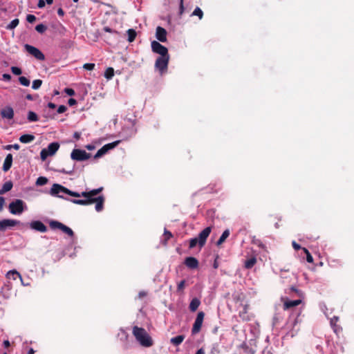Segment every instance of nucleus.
Instances as JSON below:
<instances>
[{"label":"nucleus","instance_id":"nucleus-46","mask_svg":"<svg viewBox=\"0 0 354 354\" xmlns=\"http://www.w3.org/2000/svg\"><path fill=\"white\" fill-rule=\"evenodd\" d=\"M185 280H182L181 281H180L178 283L177 290L178 291H182L184 289V288H185Z\"/></svg>","mask_w":354,"mask_h":354},{"label":"nucleus","instance_id":"nucleus-55","mask_svg":"<svg viewBox=\"0 0 354 354\" xmlns=\"http://www.w3.org/2000/svg\"><path fill=\"white\" fill-rule=\"evenodd\" d=\"M103 30L106 32H115L117 33L118 32L115 31V30H112L111 28L108 27V26H105L104 27Z\"/></svg>","mask_w":354,"mask_h":354},{"label":"nucleus","instance_id":"nucleus-39","mask_svg":"<svg viewBox=\"0 0 354 354\" xmlns=\"http://www.w3.org/2000/svg\"><path fill=\"white\" fill-rule=\"evenodd\" d=\"M302 250L304 252V253L306 254V261L308 263H313V258L309 251L306 248H303Z\"/></svg>","mask_w":354,"mask_h":354},{"label":"nucleus","instance_id":"nucleus-17","mask_svg":"<svg viewBox=\"0 0 354 354\" xmlns=\"http://www.w3.org/2000/svg\"><path fill=\"white\" fill-rule=\"evenodd\" d=\"M62 198H65L66 200H68L74 204L80 205H88L94 203V201H96L93 199H88V198H85L84 199H68L63 197Z\"/></svg>","mask_w":354,"mask_h":354},{"label":"nucleus","instance_id":"nucleus-28","mask_svg":"<svg viewBox=\"0 0 354 354\" xmlns=\"http://www.w3.org/2000/svg\"><path fill=\"white\" fill-rule=\"evenodd\" d=\"M127 34H128V41L129 42H133L135 40L136 35H137L136 30L133 29H129L127 30Z\"/></svg>","mask_w":354,"mask_h":354},{"label":"nucleus","instance_id":"nucleus-64","mask_svg":"<svg viewBox=\"0 0 354 354\" xmlns=\"http://www.w3.org/2000/svg\"><path fill=\"white\" fill-rule=\"evenodd\" d=\"M45 2H46L48 5H51L53 3V0H45Z\"/></svg>","mask_w":354,"mask_h":354},{"label":"nucleus","instance_id":"nucleus-35","mask_svg":"<svg viewBox=\"0 0 354 354\" xmlns=\"http://www.w3.org/2000/svg\"><path fill=\"white\" fill-rule=\"evenodd\" d=\"M48 183V179L46 177L40 176L37 179L36 185L42 186L46 185Z\"/></svg>","mask_w":354,"mask_h":354},{"label":"nucleus","instance_id":"nucleus-63","mask_svg":"<svg viewBox=\"0 0 354 354\" xmlns=\"http://www.w3.org/2000/svg\"><path fill=\"white\" fill-rule=\"evenodd\" d=\"M35 353V351L33 348H30V350L28 351V353L27 354H34Z\"/></svg>","mask_w":354,"mask_h":354},{"label":"nucleus","instance_id":"nucleus-44","mask_svg":"<svg viewBox=\"0 0 354 354\" xmlns=\"http://www.w3.org/2000/svg\"><path fill=\"white\" fill-rule=\"evenodd\" d=\"M83 68L84 69H86V70H88V71H92L95 68V64H93V63L84 64V66H83Z\"/></svg>","mask_w":354,"mask_h":354},{"label":"nucleus","instance_id":"nucleus-7","mask_svg":"<svg viewBox=\"0 0 354 354\" xmlns=\"http://www.w3.org/2000/svg\"><path fill=\"white\" fill-rule=\"evenodd\" d=\"M24 48L29 54L35 57L39 61H43L45 59V56L43 53L36 47L29 44H26Z\"/></svg>","mask_w":354,"mask_h":354},{"label":"nucleus","instance_id":"nucleus-49","mask_svg":"<svg viewBox=\"0 0 354 354\" xmlns=\"http://www.w3.org/2000/svg\"><path fill=\"white\" fill-rule=\"evenodd\" d=\"M64 91L67 95L70 96H73L75 95V91L73 88H65Z\"/></svg>","mask_w":354,"mask_h":354},{"label":"nucleus","instance_id":"nucleus-15","mask_svg":"<svg viewBox=\"0 0 354 354\" xmlns=\"http://www.w3.org/2000/svg\"><path fill=\"white\" fill-rule=\"evenodd\" d=\"M1 116L3 119L12 120L14 118V110L11 106H6L1 110Z\"/></svg>","mask_w":354,"mask_h":354},{"label":"nucleus","instance_id":"nucleus-42","mask_svg":"<svg viewBox=\"0 0 354 354\" xmlns=\"http://www.w3.org/2000/svg\"><path fill=\"white\" fill-rule=\"evenodd\" d=\"M20 146L18 144H14V145H8L3 147V149L6 150H11L12 149H14L15 150L19 149Z\"/></svg>","mask_w":354,"mask_h":354},{"label":"nucleus","instance_id":"nucleus-22","mask_svg":"<svg viewBox=\"0 0 354 354\" xmlns=\"http://www.w3.org/2000/svg\"><path fill=\"white\" fill-rule=\"evenodd\" d=\"M201 304V301L198 298H194L192 299L189 308L190 311L195 312Z\"/></svg>","mask_w":354,"mask_h":354},{"label":"nucleus","instance_id":"nucleus-41","mask_svg":"<svg viewBox=\"0 0 354 354\" xmlns=\"http://www.w3.org/2000/svg\"><path fill=\"white\" fill-rule=\"evenodd\" d=\"M49 156L51 155L48 154V151L46 149H43L40 152V157L42 160H45Z\"/></svg>","mask_w":354,"mask_h":354},{"label":"nucleus","instance_id":"nucleus-48","mask_svg":"<svg viewBox=\"0 0 354 354\" xmlns=\"http://www.w3.org/2000/svg\"><path fill=\"white\" fill-rule=\"evenodd\" d=\"M67 110V107L65 106V105H60L57 110V113H64Z\"/></svg>","mask_w":354,"mask_h":354},{"label":"nucleus","instance_id":"nucleus-16","mask_svg":"<svg viewBox=\"0 0 354 354\" xmlns=\"http://www.w3.org/2000/svg\"><path fill=\"white\" fill-rule=\"evenodd\" d=\"M156 37L158 41L165 42L167 41L166 30L162 27L158 26L156 28Z\"/></svg>","mask_w":354,"mask_h":354},{"label":"nucleus","instance_id":"nucleus-25","mask_svg":"<svg viewBox=\"0 0 354 354\" xmlns=\"http://www.w3.org/2000/svg\"><path fill=\"white\" fill-rule=\"evenodd\" d=\"M230 230L228 229L225 230L220 236L219 239L217 241L216 245H221V244H223L227 238L230 236Z\"/></svg>","mask_w":354,"mask_h":354},{"label":"nucleus","instance_id":"nucleus-21","mask_svg":"<svg viewBox=\"0 0 354 354\" xmlns=\"http://www.w3.org/2000/svg\"><path fill=\"white\" fill-rule=\"evenodd\" d=\"M59 145L58 142H51L48 145V147L46 148V149L48 150V154H50L51 156L54 155L57 151L59 149Z\"/></svg>","mask_w":354,"mask_h":354},{"label":"nucleus","instance_id":"nucleus-18","mask_svg":"<svg viewBox=\"0 0 354 354\" xmlns=\"http://www.w3.org/2000/svg\"><path fill=\"white\" fill-rule=\"evenodd\" d=\"M184 263L187 268L191 269H196L198 266V261L195 257H187Z\"/></svg>","mask_w":354,"mask_h":354},{"label":"nucleus","instance_id":"nucleus-32","mask_svg":"<svg viewBox=\"0 0 354 354\" xmlns=\"http://www.w3.org/2000/svg\"><path fill=\"white\" fill-rule=\"evenodd\" d=\"M163 236L164 240L162 241V244L166 245L167 243V241L172 237V234L169 231L165 229Z\"/></svg>","mask_w":354,"mask_h":354},{"label":"nucleus","instance_id":"nucleus-59","mask_svg":"<svg viewBox=\"0 0 354 354\" xmlns=\"http://www.w3.org/2000/svg\"><path fill=\"white\" fill-rule=\"evenodd\" d=\"M73 137H74V138H75L76 140L80 139V133H78V132H75V133H74V135H73Z\"/></svg>","mask_w":354,"mask_h":354},{"label":"nucleus","instance_id":"nucleus-47","mask_svg":"<svg viewBox=\"0 0 354 354\" xmlns=\"http://www.w3.org/2000/svg\"><path fill=\"white\" fill-rule=\"evenodd\" d=\"M184 0H180V6H179V15L181 16L185 10L184 5H183Z\"/></svg>","mask_w":354,"mask_h":354},{"label":"nucleus","instance_id":"nucleus-33","mask_svg":"<svg viewBox=\"0 0 354 354\" xmlns=\"http://www.w3.org/2000/svg\"><path fill=\"white\" fill-rule=\"evenodd\" d=\"M19 23V20L18 19H15L7 26V29L12 30L16 28Z\"/></svg>","mask_w":354,"mask_h":354},{"label":"nucleus","instance_id":"nucleus-36","mask_svg":"<svg viewBox=\"0 0 354 354\" xmlns=\"http://www.w3.org/2000/svg\"><path fill=\"white\" fill-rule=\"evenodd\" d=\"M35 30L42 34L47 30V26L44 25L43 24H38L35 26Z\"/></svg>","mask_w":354,"mask_h":354},{"label":"nucleus","instance_id":"nucleus-61","mask_svg":"<svg viewBox=\"0 0 354 354\" xmlns=\"http://www.w3.org/2000/svg\"><path fill=\"white\" fill-rule=\"evenodd\" d=\"M146 292H143V291H141L139 292V297L140 298H142L143 297H145L146 296Z\"/></svg>","mask_w":354,"mask_h":354},{"label":"nucleus","instance_id":"nucleus-53","mask_svg":"<svg viewBox=\"0 0 354 354\" xmlns=\"http://www.w3.org/2000/svg\"><path fill=\"white\" fill-rule=\"evenodd\" d=\"M68 104L69 106H73L77 104V100L74 98H70L68 101Z\"/></svg>","mask_w":354,"mask_h":354},{"label":"nucleus","instance_id":"nucleus-27","mask_svg":"<svg viewBox=\"0 0 354 354\" xmlns=\"http://www.w3.org/2000/svg\"><path fill=\"white\" fill-rule=\"evenodd\" d=\"M257 263V259L255 257H252L245 261L244 266L246 269L252 268Z\"/></svg>","mask_w":354,"mask_h":354},{"label":"nucleus","instance_id":"nucleus-14","mask_svg":"<svg viewBox=\"0 0 354 354\" xmlns=\"http://www.w3.org/2000/svg\"><path fill=\"white\" fill-rule=\"evenodd\" d=\"M30 227L40 232H46L47 227L40 221H34L30 223Z\"/></svg>","mask_w":354,"mask_h":354},{"label":"nucleus","instance_id":"nucleus-13","mask_svg":"<svg viewBox=\"0 0 354 354\" xmlns=\"http://www.w3.org/2000/svg\"><path fill=\"white\" fill-rule=\"evenodd\" d=\"M282 300L283 301V309L284 310H289L302 303L301 299H299L297 300H290L288 298H283Z\"/></svg>","mask_w":354,"mask_h":354},{"label":"nucleus","instance_id":"nucleus-43","mask_svg":"<svg viewBox=\"0 0 354 354\" xmlns=\"http://www.w3.org/2000/svg\"><path fill=\"white\" fill-rule=\"evenodd\" d=\"M11 71L14 75H19L22 73L21 69L17 66H12Z\"/></svg>","mask_w":354,"mask_h":354},{"label":"nucleus","instance_id":"nucleus-62","mask_svg":"<svg viewBox=\"0 0 354 354\" xmlns=\"http://www.w3.org/2000/svg\"><path fill=\"white\" fill-rule=\"evenodd\" d=\"M26 98L28 100H32V96L30 94L27 95Z\"/></svg>","mask_w":354,"mask_h":354},{"label":"nucleus","instance_id":"nucleus-3","mask_svg":"<svg viewBox=\"0 0 354 354\" xmlns=\"http://www.w3.org/2000/svg\"><path fill=\"white\" fill-rule=\"evenodd\" d=\"M25 203L21 199H16L9 204V212L12 214H21L24 211Z\"/></svg>","mask_w":354,"mask_h":354},{"label":"nucleus","instance_id":"nucleus-60","mask_svg":"<svg viewBox=\"0 0 354 354\" xmlns=\"http://www.w3.org/2000/svg\"><path fill=\"white\" fill-rule=\"evenodd\" d=\"M195 354H205V351L203 348H201L198 349Z\"/></svg>","mask_w":354,"mask_h":354},{"label":"nucleus","instance_id":"nucleus-52","mask_svg":"<svg viewBox=\"0 0 354 354\" xmlns=\"http://www.w3.org/2000/svg\"><path fill=\"white\" fill-rule=\"evenodd\" d=\"M5 198L3 196H0V212L3 210Z\"/></svg>","mask_w":354,"mask_h":354},{"label":"nucleus","instance_id":"nucleus-45","mask_svg":"<svg viewBox=\"0 0 354 354\" xmlns=\"http://www.w3.org/2000/svg\"><path fill=\"white\" fill-rule=\"evenodd\" d=\"M26 20L28 23H33L36 21V17L33 15H28L26 16Z\"/></svg>","mask_w":354,"mask_h":354},{"label":"nucleus","instance_id":"nucleus-58","mask_svg":"<svg viewBox=\"0 0 354 354\" xmlns=\"http://www.w3.org/2000/svg\"><path fill=\"white\" fill-rule=\"evenodd\" d=\"M3 346L6 348H8L10 346V342L8 340L3 341Z\"/></svg>","mask_w":354,"mask_h":354},{"label":"nucleus","instance_id":"nucleus-51","mask_svg":"<svg viewBox=\"0 0 354 354\" xmlns=\"http://www.w3.org/2000/svg\"><path fill=\"white\" fill-rule=\"evenodd\" d=\"M45 5H46V2L44 0H39L38 3H37V7L39 8H44Z\"/></svg>","mask_w":354,"mask_h":354},{"label":"nucleus","instance_id":"nucleus-57","mask_svg":"<svg viewBox=\"0 0 354 354\" xmlns=\"http://www.w3.org/2000/svg\"><path fill=\"white\" fill-rule=\"evenodd\" d=\"M48 107H49L50 109H54L56 108V105H55V104H54L53 102H48Z\"/></svg>","mask_w":354,"mask_h":354},{"label":"nucleus","instance_id":"nucleus-26","mask_svg":"<svg viewBox=\"0 0 354 354\" xmlns=\"http://www.w3.org/2000/svg\"><path fill=\"white\" fill-rule=\"evenodd\" d=\"M185 336L183 335H177L174 337H172L170 340L171 343L175 346L180 345L184 340Z\"/></svg>","mask_w":354,"mask_h":354},{"label":"nucleus","instance_id":"nucleus-23","mask_svg":"<svg viewBox=\"0 0 354 354\" xmlns=\"http://www.w3.org/2000/svg\"><path fill=\"white\" fill-rule=\"evenodd\" d=\"M35 140V136L31 134H24L20 136L19 141L22 143H29Z\"/></svg>","mask_w":354,"mask_h":354},{"label":"nucleus","instance_id":"nucleus-19","mask_svg":"<svg viewBox=\"0 0 354 354\" xmlns=\"http://www.w3.org/2000/svg\"><path fill=\"white\" fill-rule=\"evenodd\" d=\"M12 155L11 153H8L5 160L3 165V171L6 172L8 171L12 167Z\"/></svg>","mask_w":354,"mask_h":354},{"label":"nucleus","instance_id":"nucleus-6","mask_svg":"<svg viewBox=\"0 0 354 354\" xmlns=\"http://www.w3.org/2000/svg\"><path fill=\"white\" fill-rule=\"evenodd\" d=\"M50 227L52 229H59L62 230L65 234H68L69 236L72 237L74 236L73 231L68 227V226L64 225L63 223L57 221H52L50 222Z\"/></svg>","mask_w":354,"mask_h":354},{"label":"nucleus","instance_id":"nucleus-31","mask_svg":"<svg viewBox=\"0 0 354 354\" xmlns=\"http://www.w3.org/2000/svg\"><path fill=\"white\" fill-rule=\"evenodd\" d=\"M28 120L30 122H37L39 120V117L35 112L30 111L28 113Z\"/></svg>","mask_w":354,"mask_h":354},{"label":"nucleus","instance_id":"nucleus-20","mask_svg":"<svg viewBox=\"0 0 354 354\" xmlns=\"http://www.w3.org/2000/svg\"><path fill=\"white\" fill-rule=\"evenodd\" d=\"M286 292L291 297L297 296L300 298L303 297L302 292L296 288L295 286H291L286 290Z\"/></svg>","mask_w":354,"mask_h":354},{"label":"nucleus","instance_id":"nucleus-1","mask_svg":"<svg viewBox=\"0 0 354 354\" xmlns=\"http://www.w3.org/2000/svg\"><path fill=\"white\" fill-rule=\"evenodd\" d=\"M102 189L103 187H100L88 192H82V193H78L71 191L59 184L55 183L53 185L50 193L51 195L57 196L59 198H63L62 194H64L76 198L82 196L84 198H88V199L97 200L94 201V203H95V210L99 212H101L104 208L105 198L104 196H99L97 197L94 196L99 194L102 191Z\"/></svg>","mask_w":354,"mask_h":354},{"label":"nucleus","instance_id":"nucleus-9","mask_svg":"<svg viewBox=\"0 0 354 354\" xmlns=\"http://www.w3.org/2000/svg\"><path fill=\"white\" fill-rule=\"evenodd\" d=\"M204 317L205 313L203 311H201L197 314L196 318L195 319V322L193 324V327L192 329V333L193 335L197 334L200 332L202 327Z\"/></svg>","mask_w":354,"mask_h":354},{"label":"nucleus","instance_id":"nucleus-12","mask_svg":"<svg viewBox=\"0 0 354 354\" xmlns=\"http://www.w3.org/2000/svg\"><path fill=\"white\" fill-rule=\"evenodd\" d=\"M22 224L19 221L14 219H3L0 221V231H5L7 227H12Z\"/></svg>","mask_w":354,"mask_h":354},{"label":"nucleus","instance_id":"nucleus-4","mask_svg":"<svg viewBox=\"0 0 354 354\" xmlns=\"http://www.w3.org/2000/svg\"><path fill=\"white\" fill-rule=\"evenodd\" d=\"M169 61V55L159 56L156 60L155 68L158 69L160 73H162L167 70Z\"/></svg>","mask_w":354,"mask_h":354},{"label":"nucleus","instance_id":"nucleus-5","mask_svg":"<svg viewBox=\"0 0 354 354\" xmlns=\"http://www.w3.org/2000/svg\"><path fill=\"white\" fill-rule=\"evenodd\" d=\"M91 157V154L84 150L75 149L71 154V158L77 161H84L88 160Z\"/></svg>","mask_w":354,"mask_h":354},{"label":"nucleus","instance_id":"nucleus-54","mask_svg":"<svg viewBox=\"0 0 354 354\" xmlns=\"http://www.w3.org/2000/svg\"><path fill=\"white\" fill-rule=\"evenodd\" d=\"M3 80L5 81H10L11 80V75L10 74L4 73L3 75Z\"/></svg>","mask_w":354,"mask_h":354},{"label":"nucleus","instance_id":"nucleus-40","mask_svg":"<svg viewBox=\"0 0 354 354\" xmlns=\"http://www.w3.org/2000/svg\"><path fill=\"white\" fill-rule=\"evenodd\" d=\"M199 245V241H198V237H195L194 239H191L189 240V248H194V247L196 246V245Z\"/></svg>","mask_w":354,"mask_h":354},{"label":"nucleus","instance_id":"nucleus-2","mask_svg":"<svg viewBox=\"0 0 354 354\" xmlns=\"http://www.w3.org/2000/svg\"><path fill=\"white\" fill-rule=\"evenodd\" d=\"M132 333L142 346L150 347L153 345V340L145 328L135 326L133 327Z\"/></svg>","mask_w":354,"mask_h":354},{"label":"nucleus","instance_id":"nucleus-11","mask_svg":"<svg viewBox=\"0 0 354 354\" xmlns=\"http://www.w3.org/2000/svg\"><path fill=\"white\" fill-rule=\"evenodd\" d=\"M212 232L211 227H207L203 230H202L198 236H197L199 241V247L200 248H203L206 243L207 239L209 236Z\"/></svg>","mask_w":354,"mask_h":354},{"label":"nucleus","instance_id":"nucleus-37","mask_svg":"<svg viewBox=\"0 0 354 354\" xmlns=\"http://www.w3.org/2000/svg\"><path fill=\"white\" fill-rule=\"evenodd\" d=\"M192 15L198 16L199 19H201L203 16V12L200 8L196 7L194 12H192Z\"/></svg>","mask_w":354,"mask_h":354},{"label":"nucleus","instance_id":"nucleus-29","mask_svg":"<svg viewBox=\"0 0 354 354\" xmlns=\"http://www.w3.org/2000/svg\"><path fill=\"white\" fill-rule=\"evenodd\" d=\"M114 75V69L112 67H109L104 72V77L107 80H111Z\"/></svg>","mask_w":354,"mask_h":354},{"label":"nucleus","instance_id":"nucleus-34","mask_svg":"<svg viewBox=\"0 0 354 354\" xmlns=\"http://www.w3.org/2000/svg\"><path fill=\"white\" fill-rule=\"evenodd\" d=\"M19 81L20 84L24 86H28L30 83V80L24 76L19 77Z\"/></svg>","mask_w":354,"mask_h":354},{"label":"nucleus","instance_id":"nucleus-30","mask_svg":"<svg viewBox=\"0 0 354 354\" xmlns=\"http://www.w3.org/2000/svg\"><path fill=\"white\" fill-rule=\"evenodd\" d=\"M248 308V306L246 304L243 306V310L239 313V317L243 320H245V321L249 320L248 317H247Z\"/></svg>","mask_w":354,"mask_h":354},{"label":"nucleus","instance_id":"nucleus-24","mask_svg":"<svg viewBox=\"0 0 354 354\" xmlns=\"http://www.w3.org/2000/svg\"><path fill=\"white\" fill-rule=\"evenodd\" d=\"M13 187V184L12 181L9 180L6 182L3 185L2 188L0 189V194H3L4 193L9 192L12 189Z\"/></svg>","mask_w":354,"mask_h":354},{"label":"nucleus","instance_id":"nucleus-50","mask_svg":"<svg viewBox=\"0 0 354 354\" xmlns=\"http://www.w3.org/2000/svg\"><path fill=\"white\" fill-rule=\"evenodd\" d=\"M292 245L293 247V248L295 250H299L300 249H302L303 248L301 247L300 245H299L298 243H297L295 241H292Z\"/></svg>","mask_w":354,"mask_h":354},{"label":"nucleus","instance_id":"nucleus-38","mask_svg":"<svg viewBox=\"0 0 354 354\" xmlns=\"http://www.w3.org/2000/svg\"><path fill=\"white\" fill-rule=\"evenodd\" d=\"M42 84V80H35L32 82V88L35 90L39 89Z\"/></svg>","mask_w":354,"mask_h":354},{"label":"nucleus","instance_id":"nucleus-10","mask_svg":"<svg viewBox=\"0 0 354 354\" xmlns=\"http://www.w3.org/2000/svg\"><path fill=\"white\" fill-rule=\"evenodd\" d=\"M120 142V140H117V141L113 142L111 143H109V144L104 145L102 148H100L97 151V153L94 156V158H98L102 156L103 155L106 153L109 150L115 148Z\"/></svg>","mask_w":354,"mask_h":354},{"label":"nucleus","instance_id":"nucleus-56","mask_svg":"<svg viewBox=\"0 0 354 354\" xmlns=\"http://www.w3.org/2000/svg\"><path fill=\"white\" fill-rule=\"evenodd\" d=\"M57 14L60 17H63L65 14L64 10L62 8H58L57 10Z\"/></svg>","mask_w":354,"mask_h":354},{"label":"nucleus","instance_id":"nucleus-8","mask_svg":"<svg viewBox=\"0 0 354 354\" xmlns=\"http://www.w3.org/2000/svg\"><path fill=\"white\" fill-rule=\"evenodd\" d=\"M152 51L155 53L159 54L160 56H168L167 48L160 44L158 41H153L151 44Z\"/></svg>","mask_w":354,"mask_h":354}]
</instances>
